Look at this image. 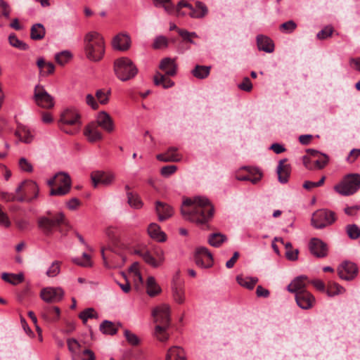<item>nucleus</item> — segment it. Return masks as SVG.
Instances as JSON below:
<instances>
[{"label":"nucleus","instance_id":"1","mask_svg":"<svg viewBox=\"0 0 360 360\" xmlns=\"http://www.w3.org/2000/svg\"><path fill=\"white\" fill-rule=\"evenodd\" d=\"M181 214L186 220L197 224H205L213 217L214 207L205 197L187 198L182 204Z\"/></svg>","mask_w":360,"mask_h":360},{"label":"nucleus","instance_id":"2","mask_svg":"<svg viewBox=\"0 0 360 360\" xmlns=\"http://www.w3.org/2000/svg\"><path fill=\"white\" fill-rule=\"evenodd\" d=\"M86 56L92 61H99L105 53V42L101 34L97 32H89L84 37Z\"/></svg>","mask_w":360,"mask_h":360},{"label":"nucleus","instance_id":"3","mask_svg":"<svg viewBox=\"0 0 360 360\" xmlns=\"http://www.w3.org/2000/svg\"><path fill=\"white\" fill-rule=\"evenodd\" d=\"M155 322L158 323L155 328L154 335L161 342H165L169 339L166 333L170 325V310L167 304H162L155 307L152 312Z\"/></svg>","mask_w":360,"mask_h":360},{"label":"nucleus","instance_id":"4","mask_svg":"<svg viewBox=\"0 0 360 360\" xmlns=\"http://www.w3.org/2000/svg\"><path fill=\"white\" fill-rule=\"evenodd\" d=\"M80 115L75 108H67L60 115L59 128L66 134H76L81 126Z\"/></svg>","mask_w":360,"mask_h":360},{"label":"nucleus","instance_id":"5","mask_svg":"<svg viewBox=\"0 0 360 360\" xmlns=\"http://www.w3.org/2000/svg\"><path fill=\"white\" fill-rule=\"evenodd\" d=\"M114 72L119 79L126 82L137 75L138 69L131 59L122 57L115 60Z\"/></svg>","mask_w":360,"mask_h":360},{"label":"nucleus","instance_id":"6","mask_svg":"<svg viewBox=\"0 0 360 360\" xmlns=\"http://www.w3.org/2000/svg\"><path fill=\"white\" fill-rule=\"evenodd\" d=\"M65 217L63 212L51 215L50 212L47 216L39 217L37 219L39 229L46 235L52 233L54 229L65 223Z\"/></svg>","mask_w":360,"mask_h":360},{"label":"nucleus","instance_id":"7","mask_svg":"<svg viewBox=\"0 0 360 360\" xmlns=\"http://www.w3.org/2000/svg\"><path fill=\"white\" fill-rule=\"evenodd\" d=\"M360 188V174H350L347 175L334 189L342 195H350L356 193Z\"/></svg>","mask_w":360,"mask_h":360},{"label":"nucleus","instance_id":"8","mask_svg":"<svg viewBox=\"0 0 360 360\" xmlns=\"http://www.w3.org/2000/svg\"><path fill=\"white\" fill-rule=\"evenodd\" d=\"M336 220L335 213L327 209H321L312 214L311 224L318 229H323L331 225Z\"/></svg>","mask_w":360,"mask_h":360},{"label":"nucleus","instance_id":"9","mask_svg":"<svg viewBox=\"0 0 360 360\" xmlns=\"http://www.w3.org/2000/svg\"><path fill=\"white\" fill-rule=\"evenodd\" d=\"M15 193L22 195L25 198V202H31L37 198L39 188L33 181H24L15 188Z\"/></svg>","mask_w":360,"mask_h":360},{"label":"nucleus","instance_id":"10","mask_svg":"<svg viewBox=\"0 0 360 360\" xmlns=\"http://www.w3.org/2000/svg\"><path fill=\"white\" fill-rule=\"evenodd\" d=\"M33 98L35 103L41 108L49 109L54 105L53 98L39 84L34 87Z\"/></svg>","mask_w":360,"mask_h":360},{"label":"nucleus","instance_id":"11","mask_svg":"<svg viewBox=\"0 0 360 360\" xmlns=\"http://www.w3.org/2000/svg\"><path fill=\"white\" fill-rule=\"evenodd\" d=\"M194 259L195 264L201 268H210L214 263L212 253L205 247L196 248Z\"/></svg>","mask_w":360,"mask_h":360},{"label":"nucleus","instance_id":"12","mask_svg":"<svg viewBox=\"0 0 360 360\" xmlns=\"http://www.w3.org/2000/svg\"><path fill=\"white\" fill-rule=\"evenodd\" d=\"M40 296L46 302L55 303L63 299L64 290L60 287H47L41 290Z\"/></svg>","mask_w":360,"mask_h":360},{"label":"nucleus","instance_id":"13","mask_svg":"<svg viewBox=\"0 0 360 360\" xmlns=\"http://www.w3.org/2000/svg\"><path fill=\"white\" fill-rule=\"evenodd\" d=\"M358 269L356 264L351 262H345L338 268V273L340 278L349 281L357 274Z\"/></svg>","mask_w":360,"mask_h":360},{"label":"nucleus","instance_id":"14","mask_svg":"<svg viewBox=\"0 0 360 360\" xmlns=\"http://www.w3.org/2000/svg\"><path fill=\"white\" fill-rule=\"evenodd\" d=\"M297 305L303 309L311 308L315 303L314 297L308 291L302 290L295 295Z\"/></svg>","mask_w":360,"mask_h":360},{"label":"nucleus","instance_id":"15","mask_svg":"<svg viewBox=\"0 0 360 360\" xmlns=\"http://www.w3.org/2000/svg\"><path fill=\"white\" fill-rule=\"evenodd\" d=\"M131 46V39L129 36L124 33H120L114 37L112 41V46L115 50L125 51Z\"/></svg>","mask_w":360,"mask_h":360},{"label":"nucleus","instance_id":"16","mask_svg":"<svg viewBox=\"0 0 360 360\" xmlns=\"http://www.w3.org/2000/svg\"><path fill=\"white\" fill-rule=\"evenodd\" d=\"M309 248L311 254L317 257H324L327 255V246L321 240L312 238L309 243Z\"/></svg>","mask_w":360,"mask_h":360},{"label":"nucleus","instance_id":"17","mask_svg":"<svg viewBox=\"0 0 360 360\" xmlns=\"http://www.w3.org/2000/svg\"><path fill=\"white\" fill-rule=\"evenodd\" d=\"M84 134L91 143L100 141L103 139V135L98 129V124L95 122H91L86 126Z\"/></svg>","mask_w":360,"mask_h":360},{"label":"nucleus","instance_id":"18","mask_svg":"<svg viewBox=\"0 0 360 360\" xmlns=\"http://www.w3.org/2000/svg\"><path fill=\"white\" fill-rule=\"evenodd\" d=\"M96 123L107 132H112L114 130L113 121L105 111H101L98 114Z\"/></svg>","mask_w":360,"mask_h":360},{"label":"nucleus","instance_id":"19","mask_svg":"<svg viewBox=\"0 0 360 360\" xmlns=\"http://www.w3.org/2000/svg\"><path fill=\"white\" fill-rule=\"evenodd\" d=\"M155 211L160 221L170 218L174 214L173 208L170 205L160 201L155 202Z\"/></svg>","mask_w":360,"mask_h":360},{"label":"nucleus","instance_id":"20","mask_svg":"<svg viewBox=\"0 0 360 360\" xmlns=\"http://www.w3.org/2000/svg\"><path fill=\"white\" fill-rule=\"evenodd\" d=\"M248 174L246 175H236V179L239 181H250L253 184H257L260 181L262 176V173L258 168H252L249 167H244Z\"/></svg>","mask_w":360,"mask_h":360},{"label":"nucleus","instance_id":"21","mask_svg":"<svg viewBox=\"0 0 360 360\" xmlns=\"http://www.w3.org/2000/svg\"><path fill=\"white\" fill-rule=\"evenodd\" d=\"M287 160H281L277 167V174L279 182L285 184L288 181V179L291 172V167L289 164H286Z\"/></svg>","mask_w":360,"mask_h":360},{"label":"nucleus","instance_id":"22","mask_svg":"<svg viewBox=\"0 0 360 360\" xmlns=\"http://www.w3.org/2000/svg\"><path fill=\"white\" fill-rule=\"evenodd\" d=\"M178 149L176 147H170L167 150L156 155V158L161 162H179L181 160V155L178 153Z\"/></svg>","mask_w":360,"mask_h":360},{"label":"nucleus","instance_id":"23","mask_svg":"<svg viewBox=\"0 0 360 360\" xmlns=\"http://www.w3.org/2000/svg\"><path fill=\"white\" fill-rule=\"evenodd\" d=\"M308 278L306 276H300L295 278L288 285V290L290 292L295 293L306 290L305 288Z\"/></svg>","mask_w":360,"mask_h":360},{"label":"nucleus","instance_id":"24","mask_svg":"<svg viewBox=\"0 0 360 360\" xmlns=\"http://www.w3.org/2000/svg\"><path fill=\"white\" fill-rule=\"evenodd\" d=\"M159 68L165 72L167 76H174L176 73L177 65L174 59L170 58H163L160 63Z\"/></svg>","mask_w":360,"mask_h":360},{"label":"nucleus","instance_id":"25","mask_svg":"<svg viewBox=\"0 0 360 360\" xmlns=\"http://www.w3.org/2000/svg\"><path fill=\"white\" fill-rule=\"evenodd\" d=\"M257 44L259 50L266 53H272L274 50L273 41L264 35L260 34L257 37Z\"/></svg>","mask_w":360,"mask_h":360},{"label":"nucleus","instance_id":"26","mask_svg":"<svg viewBox=\"0 0 360 360\" xmlns=\"http://www.w3.org/2000/svg\"><path fill=\"white\" fill-rule=\"evenodd\" d=\"M15 135L20 139V141L25 143H31L34 138V136L30 129L22 124L18 126V128L15 132Z\"/></svg>","mask_w":360,"mask_h":360},{"label":"nucleus","instance_id":"27","mask_svg":"<svg viewBox=\"0 0 360 360\" xmlns=\"http://www.w3.org/2000/svg\"><path fill=\"white\" fill-rule=\"evenodd\" d=\"M148 233L149 236L158 242H164L166 240L165 233L160 230L159 225L152 223L148 226Z\"/></svg>","mask_w":360,"mask_h":360},{"label":"nucleus","instance_id":"28","mask_svg":"<svg viewBox=\"0 0 360 360\" xmlns=\"http://www.w3.org/2000/svg\"><path fill=\"white\" fill-rule=\"evenodd\" d=\"M172 357L175 360H186L184 349L179 346H173L168 349L165 360H172Z\"/></svg>","mask_w":360,"mask_h":360},{"label":"nucleus","instance_id":"29","mask_svg":"<svg viewBox=\"0 0 360 360\" xmlns=\"http://www.w3.org/2000/svg\"><path fill=\"white\" fill-rule=\"evenodd\" d=\"M46 30L41 23L33 25L30 29V38L33 40H41L45 37Z\"/></svg>","mask_w":360,"mask_h":360},{"label":"nucleus","instance_id":"30","mask_svg":"<svg viewBox=\"0 0 360 360\" xmlns=\"http://www.w3.org/2000/svg\"><path fill=\"white\" fill-rule=\"evenodd\" d=\"M196 8L193 7V10H191L189 15L193 18H203L207 13V8L201 1H197L195 3Z\"/></svg>","mask_w":360,"mask_h":360},{"label":"nucleus","instance_id":"31","mask_svg":"<svg viewBox=\"0 0 360 360\" xmlns=\"http://www.w3.org/2000/svg\"><path fill=\"white\" fill-rule=\"evenodd\" d=\"M227 240L226 235L221 233H214L209 236L208 243L214 248H219Z\"/></svg>","mask_w":360,"mask_h":360},{"label":"nucleus","instance_id":"32","mask_svg":"<svg viewBox=\"0 0 360 360\" xmlns=\"http://www.w3.org/2000/svg\"><path fill=\"white\" fill-rule=\"evenodd\" d=\"M154 84L156 86L162 85L163 88L168 89L174 86V82L167 78L165 75L160 72H157L153 78Z\"/></svg>","mask_w":360,"mask_h":360},{"label":"nucleus","instance_id":"33","mask_svg":"<svg viewBox=\"0 0 360 360\" xmlns=\"http://www.w3.org/2000/svg\"><path fill=\"white\" fill-rule=\"evenodd\" d=\"M100 330L105 335H113L117 333L118 327L112 321L105 320L100 325Z\"/></svg>","mask_w":360,"mask_h":360},{"label":"nucleus","instance_id":"34","mask_svg":"<svg viewBox=\"0 0 360 360\" xmlns=\"http://www.w3.org/2000/svg\"><path fill=\"white\" fill-rule=\"evenodd\" d=\"M153 3L156 8H163L168 14L174 13L175 6L172 0H153Z\"/></svg>","mask_w":360,"mask_h":360},{"label":"nucleus","instance_id":"35","mask_svg":"<svg viewBox=\"0 0 360 360\" xmlns=\"http://www.w3.org/2000/svg\"><path fill=\"white\" fill-rule=\"evenodd\" d=\"M160 288L157 284L155 279L153 276H149L146 283V291L149 296L153 297L160 292Z\"/></svg>","mask_w":360,"mask_h":360},{"label":"nucleus","instance_id":"36","mask_svg":"<svg viewBox=\"0 0 360 360\" xmlns=\"http://www.w3.org/2000/svg\"><path fill=\"white\" fill-rule=\"evenodd\" d=\"M8 42L11 46L21 51H27L30 49L29 45L20 40L15 34L8 36Z\"/></svg>","mask_w":360,"mask_h":360},{"label":"nucleus","instance_id":"37","mask_svg":"<svg viewBox=\"0 0 360 360\" xmlns=\"http://www.w3.org/2000/svg\"><path fill=\"white\" fill-rule=\"evenodd\" d=\"M210 68V66L197 65L192 70V74L195 77L202 79L209 75Z\"/></svg>","mask_w":360,"mask_h":360},{"label":"nucleus","instance_id":"38","mask_svg":"<svg viewBox=\"0 0 360 360\" xmlns=\"http://www.w3.org/2000/svg\"><path fill=\"white\" fill-rule=\"evenodd\" d=\"M1 199L6 202H25V198L22 195H20L18 193H8V192H1L0 193Z\"/></svg>","mask_w":360,"mask_h":360},{"label":"nucleus","instance_id":"39","mask_svg":"<svg viewBox=\"0 0 360 360\" xmlns=\"http://www.w3.org/2000/svg\"><path fill=\"white\" fill-rule=\"evenodd\" d=\"M127 202L131 207L134 209H140L142 207L143 203L139 195L128 191L127 193Z\"/></svg>","mask_w":360,"mask_h":360},{"label":"nucleus","instance_id":"40","mask_svg":"<svg viewBox=\"0 0 360 360\" xmlns=\"http://www.w3.org/2000/svg\"><path fill=\"white\" fill-rule=\"evenodd\" d=\"M345 292V288L335 282H329L328 284L326 293L328 296L333 297L342 294Z\"/></svg>","mask_w":360,"mask_h":360},{"label":"nucleus","instance_id":"41","mask_svg":"<svg viewBox=\"0 0 360 360\" xmlns=\"http://www.w3.org/2000/svg\"><path fill=\"white\" fill-rule=\"evenodd\" d=\"M56 179V186H64L71 188V179L70 176L64 172H59L55 175Z\"/></svg>","mask_w":360,"mask_h":360},{"label":"nucleus","instance_id":"42","mask_svg":"<svg viewBox=\"0 0 360 360\" xmlns=\"http://www.w3.org/2000/svg\"><path fill=\"white\" fill-rule=\"evenodd\" d=\"M72 262L81 266L89 267L92 265L91 256L85 252L82 254V257H75L72 259Z\"/></svg>","mask_w":360,"mask_h":360},{"label":"nucleus","instance_id":"43","mask_svg":"<svg viewBox=\"0 0 360 360\" xmlns=\"http://www.w3.org/2000/svg\"><path fill=\"white\" fill-rule=\"evenodd\" d=\"M236 279L238 283L240 285L244 286L248 289H252L258 281V279L257 278H243V277L239 276H237Z\"/></svg>","mask_w":360,"mask_h":360},{"label":"nucleus","instance_id":"44","mask_svg":"<svg viewBox=\"0 0 360 360\" xmlns=\"http://www.w3.org/2000/svg\"><path fill=\"white\" fill-rule=\"evenodd\" d=\"M61 262L59 261H54L49 267L46 274L49 277H55L60 274Z\"/></svg>","mask_w":360,"mask_h":360},{"label":"nucleus","instance_id":"45","mask_svg":"<svg viewBox=\"0 0 360 360\" xmlns=\"http://www.w3.org/2000/svg\"><path fill=\"white\" fill-rule=\"evenodd\" d=\"M72 54L70 52L64 51L57 53L55 56V59L58 64L63 65L70 60Z\"/></svg>","mask_w":360,"mask_h":360},{"label":"nucleus","instance_id":"46","mask_svg":"<svg viewBox=\"0 0 360 360\" xmlns=\"http://www.w3.org/2000/svg\"><path fill=\"white\" fill-rule=\"evenodd\" d=\"M346 231L348 236L352 239H356L360 237V228L356 224H349L346 226Z\"/></svg>","mask_w":360,"mask_h":360},{"label":"nucleus","instance_id":"47","mask_svg":"<svg viewBox=\"0 0 360 360\" xmlns=\"http://www.w3.org/2000/svg\"><path fill=\"white\" fill-rule=\"evenodd\" d=\"M193 6L184 0H181L178 2L175 6L174 12L177 16H184L186 13L181 11L182 8H188L190 11L193 10Z\"/></svg>","mask_w":360,"mask_h":360},{"label":"nucleus","instance_id":"48","mask_svg":"<svg viewBox=\"0 0 360 360\" xmlns=\"http://www.w3.org/2000/svg\"><path fill=\"white\" fill-rule=\"evenodd\" d=\"M79 317L82 320L84 323H86L89 319L96 318L97 315L93 308H88L82 311Z\"/></svg>","mask_w":360,"mask_h":360},{"label":"nucleus","instance_id":"49","mask_svg":"<svg viewBox=\"0 0 360 360\" xmlns=\"http://www.w3.org/2000/svg\"><path fill=\"white\" fill-rule=\"evenodd\" d=\"M71 188L64 186H56V188H53L50 191L51 195L63 196L69 193Z\"/></svg>","mask_w":360,"mask_h":360},{"label":"nucleus","instance_id":"50","mask_svg":"<svg viewBox=\"0 0 360 360\" xmlns=\"http://www.w3.org/2000/svg\"><path fill=\"white\" fill-rule=\"evenodd\" d=\"M110 94V91L105 92L103 89L97 90L96 92V96L99 103L102 105H105L108 103Z\"/></svg>","mask_w":360,"mask_h":360},{"label":"nucleus","instance_id":"51","mask_svg":"<svg viewBox=\"0 0 360 360\" xmlns=\"http://www.w3.org/2000/svg\"><path fill=\"white\" fill-rule=\"evenodd\" d=\"M142 258L146 263L150 265L151 266L155 268L159 266V262H158L154 256H153L148 250L146 253L142 255Z\"/></svg>","mask_w":360,"mask_h":360},{"label":"nucleus","instance_id":"52","mask_svg":"<svg viewBox=\"0 0 360 360\" xmlns=\"http://www.w3.org/2000/svg\"><path fill=\"white\" fill-rule=\"evenodd\" d=\"M333 32V28L331 26H326L317 33L316 37L321 40L326 39L330 37Z\"/></svg>","mask_w":360,"mask_h":360},{"label":"nucleus","instance_id":"53","mask_svg":"<svg viewBox=\"0 0 360 360\" xmlns=\"http://www.w3.org/2000/svg\"><path fill=\"white\" fill-rule=\"evenodd\" d=\"M104 173L102 171H95L91 174V179L94 187H96L98 184H102Z\"/></svg>","mask_w":360,"mask_h":360},{"label":"nucleus","instance_id":"54","mask_svg":"<svg viewBox=\"0 0 360 360\" xmlns=\"http://www.w3.org/2000/svg\"><path fill=\"white\" fill-rule=\"evenodd\" d=\"M168 41L165 37L159 36L154 40L153 47L155 49H162L167 46Z\"/></svg>","mask_w":360,"mask_h":360},{"label":"nucleus","instance_id":"55","mask_svg":"<svg viewBox=\"0 0 360 360\" xmlns=\"http://www.w3.org/2000/svg\"><path fill=\"white\" fill-rule=\"evenodd\" d=\"M124 335L127 342L131 345H137L139 343V339L137 335L132 333L129 330H125Z\"/></svg>","mask_w":360,"mask_h":360},{"label":"nucleus","instance_id":"56","mask_svg":"<svg viewBox=\"0 0 360 360\" xmlns=\"http://www.w3.org/2000/svg\"><path fill=\"white\" fill-rule=\"evenodd\" d=\"M297 25L296 23L292 20H288L283 24L281 25L280 29L283 32H287V33H291L295 30Z\"/></svg>","mask_w":360,"mask_h":360},{"label":"nucleus","instance_id":"57","mask_svg":"<svg viewBox=\"0 0 360 360\" xmlns=\"http://www.w3.org/2000/svg\"><path fill=\"white\" fill-rule=\"evenodd\" d=\"M69 351L72 354H75L76 351L81 347L79 342L75 338H69L67 340Z\"/></svg>","mask_w":360,"mask_h":360},{"label":"nucleus","instance_id":"58","mask_svg":"<svg viewBox=\"0 0 360 360\" xmlns=\"http://www.w3.org/2000/svg\"><path fill=\"white\" fill-rule=\"evenodd\" d=\"M11 224L8 214L3 211L2 206L0 205V225L8 228Z\"/></svg>","mask_w":360,"mask_h":360},{"label":"nucleus","instance_id":"59","mask_svg":"<svg viewBox=\"0 0 360 360\" xmlns=\"http://www.w3.org/2000/svg\"><path fill=\"white\" fill-rule=\"evenodd\" d=\"M238 87L245 91H250L252 89V84L248 77H244L243 82L238 85Z\"/></svg>","mask_w":360,"mask_h":360},{"label":"nucleus","instance_id":"60","mask_svg":"<svg viewBox=\"0 0 360 360\" xmlns=\"http://www.w3.org/2000/svg\"><path fill=\"white\" fill-rule=\"evenodd\" d=\"M25 277L23 273L19 274H11L9 283L13 285H16L24 281Z\"/></svg>","mask_w":360,"mask_h":360},{"label":"nucleus","instance_id":"61","mask_svg":"<svg viewBox=\"0 0 360 360\" xmlns=\"http://www.w3.org/2000/svg\"><path fill=\"white\" fill-rule=\"evenodd\" d=\"M19 167L22 170L27 172H31L33 169L31 163L25 158H21L19 160Z\"/></svg>","mask_w":360,"mask_h":360},{"label":"nucleus","instance_id":"62","mask_svg":"<svg viewBox=\"0 0 360 360\" xmlns=\"http://www.w3.org/2000/svg\"><path fill=\"white\" fill-rule=\"evenodd\" d=\"M177 169L176 165H167L162 167L160 173L163 176H169L174 174Z\"/></svg>","mask_w":360,"mask_h":360},{"label":"nucleus","instance_id":"63","mask_svg":"<svg viewBox=\"0 0 360 360\" xmlns=\"http://www.w3.org/2000/svg\"><path fill=\"white\" fill-rule=\"evenodd\" d=\"M173 297L176 302L179 304L182 303L184 300L183 290L181 288H174L173 289Z\"/></svg>","mask_w":360,"mask_h":360},{"label":"nucleus","instance_id":"64","mask_svg":"<svg viewBox=\"0 0 360 360\" xmlns=\"http://www.w3.org/2000/svg\"><path fill=\"white\" fill-rule=\"evenodd\" d=\"M80 200L77 198H72L67 202L66 205L69 210H75L80 205Z\"/></svg>","mask_w":360,"mask_h":360}]
</instances>
